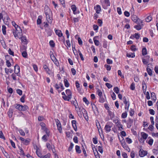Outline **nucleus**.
I'll return each instance as SVG.
<instances>
[{
    "mask_svg": "<svg viewBox=\"0 0 158 158\" xmlns=\"http://www.w3.org/2000/svg\"><path fill=\"white\" fill-rule=\"evenodd\" d=\"M45 9L46 19L48 23H51L52 22V20L50 17V15L52 13L50 9L48 8H45Z\"/></svg>",
    "mask_w": 158,
    "mask_h": 158,
    "instance_id": "f257e3e1",
    "label": "nucleus"
},
{
    "mask_svg": "<svg viewBox=\"0 0 158 158\" xmlns=\"http://www.w3.org/2000/svg\"><path fill=\"white\" fill-rule=\"evenodd\" d=\"M21 30L20 28V30H19L18 28H15V31L14 30L13 31V33L14 36L15 38L17 37H19V36L21 35Z\"/></svg>",
    "mask_w": 158,
    "mask_h": 158,
    "instance_id": "f03ea898",
    "label": "nucleus"
},
{
    "mask_svg": "<svg viewBox=\"0 0 158 158\" xmlns=\"http://www.w3.org/2000/svg\"><path fill=\"white\" fill-rule=\"evenodd\" d=\"M102 5L104 9H107V6H110L109 0H103V2L102 3Z\"/></svg>",
    "mask_w": 158,
    "mask_h": 158,
    "instance_id": "7ed1b4c3",
    "label": "nucleus"
},
{
    "mask_svg": "<svg viewBox=\"0 0 158 158\" xmlns=\"http://www.w3.org/2000/svg\"><path fill=\"white\" fill-rule=\"evenodd\" d=\"M147 152L143 150L142 148H140L139 151V155L140 156L143 157L147 154Z\"/></svg>",
    "mask_w": 158,
    "mask_h": 158,
    "instance_id": "20e7f679",
    "label": "nucleus"
},
{
    "mask_svg": "<svg viewBox=\"0 0 158 158\" xmlns=\"http://www.w3.org/2000/svg\"><path fill=\"white\" fill-rule=\"evenodd\" d=\"M56 125L57 127V129L60 133L62 132V129L61 126V124L60 121L57 119L55 120Z\"/></svg>",
    "mask_w": 158,
    "mask_h": 158,
    "instance_id": "39448f33",
    "label": "nucleus"
},
{
    "mask_svg": "<svg viewBox=\"0 0 158 158\" xmlns=\"http://www.w3.org/2000/svg\"><path fill=\"white\" fill-rule=\"evenodd\" d=\"M123 102L125 104V108L127 111H128V109L130 104L129 102L127 101L126 98L125 97L123 98Z\"/></svg>",
    "mask_w": 158,
    "mask_h": 158,
    "instance_id": "423d86ee",
    "label": "nucleus"
},
{
    "mask_svg": "<svg viewBox=\"0 0 158 158\" xmlns=\"http://www.w3.org/2000/svg\"><path fill=\"white\" fill-rule=\"evenodd\" d=\"M131 19L134 22H136L138 21H141L138 18L137 16L134 14V13H133V14L132 15Z\"/></svg>",
    "mask_w": 158,
    "mask_h": 158,
    "instance_id": "0eeeda50",
    "label": "nucleus"
},
{
    "mask_svg": "<svg viewBox=\"0 0 158 158\" xmlns=\"http://www.w3.org/2000/svg\"><path fill=\"white\" fill-rule=\"evenodd\" d=\"M14 68V73L18 76V73L20 72V67L18 65L16 64Z\"/></svg>",
    "mask_w": 158,
    "mask_h": 158,
    "instance_id": "6e6552de",
    "label": "nucleus"
},
{
    "mask_svg": "<svg viewBox=\"0 0 158 158\" xmlns=\"http://www.w3.org/2000/svg\"><path fill=\"white\" fill-rule=\"evenodd\" d=\"M19 110L20 111H25L26 110L27 108H28L27 106H26L24 105L23 106L20 105L19 106Z\"/></svg>",
    "mask_w": 158,
    "mask_h": 158,
    "instance_id": "1a4fd4ad",
    "label": "nucleus"
},
{
    "mask_svg": "<svg viewBox=\"0 0 158 158\" xmlns=\"http://www.w3.org/2000/svg\"><path fill=\"white\" fill-rule=\"evenodd\" d=\"M72 126L75 131H76L77 130V127L76 126V121L75 120H73L72 121Z\"/></svg>",
    "mask_w": 158,
    "mask_h": 158,
    "instance_id": "9d476101",
    "label": "nucleus"
},
{
    "mask_svg": "<svg viewBox=\"0 0 158 158\" xmlns=\"http://www.w3.org/2000/svg\"><path fill=\"white\" fill-rule=\"evenodd\" d=\"M105 129L107 132H110L111 130V127L107 123L105 126Z\"/></svg>",
    "mask_w": 158,
    "mask_h": 158,
    "instance_id": "9b49d317",
    "label": "nucleus"
},
{
    "mask_svg": "<svg viewBox=\"0 0 158 158\" xmlns=\"http://www.w3.org/2000/svg\"><path fill=\"white\" fill-rule=\"evenodd\" d=\"M113 122L115 123L117 126H118V124L120 123L119 122L118 118L117 117L116 118L113 120Z\"/></svg>",
    "mask_w": 158,
    "mask_h": 158,
    "instance_id": "f8f14e48",
    "label": "nucleus"
},
{
    "mask_svg": "<svg viewBox=\"0 0 158 158\" xmlns=\"http://www.w3.org/2000/svg\"><path fill=\"white\" fill-rule=\"evenodd\" d=\"M55 33L59 37H61L63 35V34L60 30H56L55 31Z\"/></svg>",
    "mask_w": 158,
    "mask_h": 158,
    "instance_id": "ddd939ff",
    "label": "nucleus"
},
{
    "mask_svg": "<svg viewBox=\"0 0 158 158\" xmlns=\"http://www.w3.org/2000/svg\"><path fill=\"white\" fill-rule=\"evenodd\" d=\"M108 114L110 117V118L111 119H112L114 117V113L110 110H108Z\"/></svg>",
    "mask_w": 158,
    "mask_h": 158,
    "instance_id": "4468645a",
    "label": "nucleus"
},
{
    "mask_svg": "<svg viewBox=\"0 0 158 158\" xmlns=\"http://www.w3.org/2000/svg\"><path fill=\"white\" fill-rule=\"evenodd\" d=\"M66 93L67 95H68V97H70V98H71L72 93L69 89H67L66 90Z\"/></svg>",
    "mask_w": 158,
    "mask_h": 158,
    "instance_id": "2eb2a0df",
    "label": "nucleus"
},
{
    "mask_svg": "<svg viewBox=\"0 0 158 158\" xmlns=\"http://www.w3.org/2000/svg\"><path fill=\"white\" fill-rule=\"evenodd\" d=\"M95 10L97 14H99L100 11L101 10V8L99 5H97L96 7Z\"/></svg>",
    "mask_w": 158,
    "mask_h": 158,
    "instance_id": "dca6fc26",
    "label": "nucleus"
},
{
    "mask_svg": "<svg viewBox=\"0 0 158 158\" xmlns=\"http://www.w3.org/2000/svg\"><path fill=\"white\" fill-rule=\"evenodd\" d=\"M71 9L73 11L74 14H76V13L75 11L77 9V8L76 6L75 5H72L71 6Z\"/></svg>",
    "mask_w": 158,
    "mask_h": 158,
    "instance_id": "f3484780",
    "label": "nucleus"
},
{
    "mask_svg": "<svg viewBox=\"0 0 158 158\" xmlns=\"http://www.w3.org/2000/svg\"><path fill=\"white\" fill-rule=\"evenodd\" d=\"M151 94L152 100L155 101L156 99V98L155 93H151Z\"/></svg>",
    "mask_w": 158,
    "mask_h": 158,
    "instance_id": "a211bd4d",
    "label": "nucleus"
},
{
    "mask_svg": "<svg viewBox=\"0 0 158 158\" xmlns=\"http://www.w3.org/2000/svg\"><path fill=\"white\" fill-rule=\"evenodd\" d=\"M75 150L76 152L78 153H80L81 152V151L80 149V147L78 145H76V146Z\"/></svg>",
    "mask_w": 158,
    "mask_h": 158,
    "instance_id": "6ab92c4d",
    "label": "nucleus"
},
{
    "mask_svg": "<svg viewBox=\"0 0 158 158\" xmlns=\"http://www.w3.org/2000/svg\"><path fill=\"white\" fill-rule=\"evenodd\" d=\"M43 68L48 74H50L49 72H50V71L46 65H44Z\"/></svg>",
    "mask_w": 158,
    "mask_h": 158,
    "instance_id": "aec40b11",
    "label": "nucleus"
},
{
    "mask_svg": "<svg viewBox=\"0 0 158 158\" xmlns=\"http://www.w3.org/2000/svg\"><path fill=\"white\" fill-rule=\"evenodd\" d=\"M133 120L131 118H129L127 123V125L129 126V127L131 126V124L133 123Z\"/></svg>",
    "mask_w": 158,
    "mask_h": 158,
    "instance_id": "412c9836",
    "label": "nucleus"
},
{
    "mask_svg": "<svg viewBox=\"0 0 158 158\" xmlns=\"http://www.w3.org/2000/svg\"><path fill=\"white\" fill-rule=\"evenodd\" d=\"M13 110L12 109H10L8 112V115L10 118H11L12 116Z\"/></svg>",
    "mask_w": 158,
    "mask_h": 158,
    "instance_id": "4be33fe9",
    "label": "nucleus"
},
{
    "mask_svg": "<svg viewBox=\"0 0 158 158\" xmlns=\"http://www.w3.org/2000/svg\"><path fill=\"white\" fill-rule=\"evenodd\" d=\"M148 66L147 68V72L148 73L150 76H152V70L150 69L149 68H148Z\"/></svg>",
    "mask_w": 158,
    "mask_h": 158,
    "instance_id": "5701e85b",
    "label": "nucleus"
},
{
    "mask_svg": "<svg viewBox=\"0 0 158 158\" xmlns=\"http://www.w3.org/2000/svg\"><path fill=\"white\" fill-rule=\"evenodd\" d=\"M12 25L15 27V28H16L17 29V28H18L19 30H20V27L18 25L16 24L15 22H12Z\"/></svg>",
    "mask_w": 158,
    "mask_h": 158,
    "instance_id": "b1692460",
    "label": "nucleus"
},
{
    "mask_svg": "<svg viewBox=\"0 0 158 158\" xmlns=\"http://www.w3.org/2000/svg\"><path fill=\"white\" fill-rule=\"evenodd\" d=\"M64 81L65 86L67 87H68L69 86V84L68 82V80L66 79H64Z\"/></svg>",
    "mask_w": 158,
    "mask_h": 158,
    "instance_id": "393cba45",
    "label": "nucleus"
},
{
    "mask_svg": "<svg viewBox=\"0 0 158 158\" xmlns=\"http://www.w3.org/2000/svg\"><path fill=\"white\" fill-rule=\"evenodd\" d=\"M49 135H45L42 137V139L45 142L47 140V138L48 137Z\"/></svg>",
    "mask_w": 158,
    "mask_h": 158,
    "instance_id": "a878e982",
    "label": "nucleus"
},
{
    "mask_svg": "<svg viewBox=\"0 0 158 158\" xmlns=\"http://www.w3.org/2000/svg\"><path fill=\"white\" fill-rule=\"evenodd\" d=\"M30 141V139H25L24 142H23L24 144L27 145L29 144V142Z\"/></svg>",
    "mask_w": 158,
    "mask_h": 158,
    "instance_id": "bb28decb",
    "label": "nucleus"
},
{
    "mask_svg": "<svg viewBox=\"0 0 158 158\" xmlns=\"http://www.w3.org/2000/svg\"><path fill=\"white\" fill-rule=\"evenodd\" d=\"M21 41L23 42H24L25 43V44H27V39L26 37L24 36H23L21 37L20 38Z\"/></svg>",
    "mask_w": 158,
    "mask_h": 158,
    "instance_id": "cd10ccee",
    "label": "nucleus"
},
{
    "mask_svg": "<svg viewBox=\"0 0 158 158\" xmlns=\"http://www.w3.org/2000/svg\"><path fill=\"white\" fill-rule=\"evenodd\" d=\"M147 54V52L146 48H143L142 50V54L143 56H145Z\"/></svg>",
    "mask_w": 158,
    "mask_h": 158,
    "instance_id": "c85d7f7f",
    "label": "nucleus"
},
{
    "mask_svg": "<svg viewBox=\"0 0 158 158\" xmlns=\"http://www.w3.org/2000/svg\"><path fill=\"white\" fill-rule=\"evenodd\" d=\"M62 98L65 100L67 101H69L70 99L71 98L70 97H68V95L63 96Z\"/></svg>",
    "mask_w": 158,
    "mask_h": 158,
    "instance_id": "c756f323",
    "label": "nucleus"
},
{
    "mask_svg": "<svg viewBox=\"0 0 158 158\" xmlns=\"http://www.w3.org/2000/svg\"><path fill=\"white\" fill-rule=\"evenodd\" d=\"M22 55L25 58H27V53L26 51H24L22 53Z\"/></svg>",
    "mask_w": 158,
    "mask_h": 158,
    "instance_id": "7c9ffc66",
    "label": "nucleus"
},
{
    "mask_svg": "<svg viewBox=\"0 0 158 158\" xmlns=\"http://www.w3.org/2000/svg\"><path fill=\"white\" fill-rule=\"evenodd\" d=\"M134 27L138 30H139L142 28L141 26L140 25H135L134 26Z\"/></svg>",
    "mask_w": 158,
    "mask_h": 158,
    "instance_id": "2f4dec72",
    "label": "nucleus"
},
{
    "mask_svg": "<svg viewBox=\"0 0 158 158\" xmlns=\"http://www.w3.org/2000/svg\"><path fill=\"white\" fill-rule=\"evenodd\" d=\"M6 27L5 25H3L2 26V33L4 35H5L6 33Z\"/></svg>",
    "mask_w": 158,
    "mask_h": 158,
    "instance_id": "473e14b6",
    "label": "nucleus"
},
{
    "mask_svg": "<svg viewBox=\"0 0 158 158\" xmlns=\"http://www.w3.org/2000/svg\"><path fill=\"white\" fill-rule=\"evenodd\" d=\"M152 19V17L150 16H149L146 18V21L147 22H149L151 21Z\"/></svg>",
    "mask_w": 158,
    "mask_h": 158,
    "instance_id": "72a5a7b5",
    "label": "nucleus"
},
{
    "mask_svg": "<svg viewBox=\"0 0 158 158\" xmlns=\"http://www.w3.org/2000/svg\"><path fill=\"white\" fill-rule=\"evenodd\" d=\"M72 103L73 104L74 106H75L76 108L77 107V101L76 99H75L74 100H72L71 101Z\"/></svg>",
    "mask_w": 158,
    "mask_h": 158,
    "instance_id": "f704fd0d",
    "label": "nucleus"
},
{
    "mask_svg": "<svg viewBox=\"0 0 158 158\" xmlns=\"http://www.w3.org/2000/svg\"><path fill=\"white\" fill-rule=\"evenodd\" d=\"M127 111H126L125 112L122 113V117L123 118H124L127 117Z\"/></svg>",
    "mask_w": 158,
    "mask_h": 158,
    "instance_id": "c9c22d12",
    "label": "nucleus"
},
{
    "mask_svg": "<svg viewBox=\"0 0 158 158\" xmlns=\"http://www.w3.org/2000/svg\"><path fill=\"white\" fill-rule=\"evenodd\" d=\"M95 37H95L94 38V43L95 44L96 46H98L99 45V41L98 40H95Z\"/></svg>",
    "mask_w": 158,
    "mask_h": 158,
    "instance_id": "e433bc0d",
    "label": "nucleus"
},
{
    "mask_svg": "<svg viewBox=\"0 0 158 158\" xmlns=\"http://www.w3.org/2000/svg\"><path fill=\"white\" fill-rule=\"evenodd\" d=\"M142 136L144 139H146L148 137V135L145 133H143L142 134Z\"/></svg>",
    "mask_w": 158,
    "mask_h": 158,
    "instance_id": "4c0bfd02",
    "label": "nucleus"
},
{
    "mask_svg": "<svg viewBox=\"0 0 158 158\" xmlns=\"http://www.w3.org/2000/svg\"><path fill=\"white\" fill-rule=\"evenodd\" d=\"M42 130H44V131H45L46 133V134L47 135H49V130L47 128V127H44V128L42 129Z\"/></svg>",
    "mask_w": 158,
    "mask_h": 158,
    "instance_id": "58836bf2",
    "label": "nucleus"
},
{
    "mask_svg": "<svg viewBox=\"0 0 158 158\" xmlns=\"http://www.w3.org/2000/svg\"><path fill=\"white\" fill-rule=\"evenodd\" d=\"M50 156V154L48 153L47 155L41 156V158H49Z\"/></svg>",
    "mask_w": 158,
    "mask_h": 158,
    "instance_id": "ea45409f",
    "label": "nucleus"
},
{
    "mask_svg": "<svg viewBox=\"0 0 158 158\" xmlns=\"http://www.w3.org/2000/svg\"><path fill=\"white\" fill-rule=\"evenodd\" d=\"M127 143H131L132 142V140L131 139L128 137H127L125 139Z\"/></svg>",
    "mask_w": 158,
    "mask_h": 158,
    "instance_id": "a19ab883",
    "label": "nucleus"
},
{
    "mask_svg": "<svg viewBox=\"0 0 158 158\" xmlns=\"http://www.w3.org/2000/svg\"><path fill=\"white\" fill-rule=\"evenodd\" d=\"M155 121H156V128L158 130V117H156L155 119Z\"/></svg>",
    "mask_w": 158,
    "mask_h": 158,
    "instance_id": "79ce46f5",
    "label": "nucleus"
},
{
    "mask_svg": "<svg viewBox=\"0 0 158 158\" xmlns=\"http://www.w3.org/2000/svg\"><path fill=\"white\" fill-rule=\"evenodd\" d=\"M16 92L19 95H21L22 94V90L18 89L16 90Z\"/></svg>",
    "mask_w": 158,
    "mask_h": 158,
    "instance_id": "37998d69",
    "label": "nucleus"
},
{
    "mask_svg": "<svg viewBox=\"0 0 158 158\" xmlns=\"http://www.w3.org/2000/svg\"><path fill=\"white\" fill-rule=\"evenodd\" d=\"M73 146H74V145L73 144V143H71V144H70V145L69 147V148H68V151H69L70 152L72 150Z\"/></svg>",
    "mask_w": 158,
    "mask_h": 158,
    "instance_id": "c03bdc74",
    "label": "nucleus"
},
{
    "mask_svg": "<svg viewBox=\"0 0 158 158\" xmlns=\"http://www.w3.org/2000/svg\"><path fill=\"white\" fill-rule=\"evenodd\" d=\"M83 101L87 105L89 103V101L87 100L85 97H84L83 98Z\"/></svg>",
    "mask_w": 158,
    "mask_h": 158,
    "instance_id": "a18cd8bd",
    "label": "nucleus"
},
{
    "mask_svg": "<svg viewBox=\"0 0 158 158\" xmlns=\"http://www.w3.org/2000/svg\"><path fill=\"white\" fill-rule=\"evenodd\" d=\"M50 57H51V59L53 62H54L55 60H56V59L53 55H50Z\"/></svg>",
    "mask_w": 158,
    "mask_h": 158,
    "instance_id": "49530a36",
    "label": "nucleus"
},
{
    "mask_svg": "<svg viewBox=\"0 0 158 158\" xmlns=\"http://www.w3.org/2000/svg\"><path fill=\"white\" fill-rule=\"evenodd\" d=\"M114 90L116 94H118L119 92V89L118 87H115L114 89Z\"/></svg>",
    "mask_w": 158,
    "mask_h": 158,
    "instance_id": "de8ad7c7",
    "label": "nucleus"
},
{
    "mask_svg": "<svg viewBox=\"0 0 158 158\" xmlns=\"http://www.w3.org/2000/svg\"><path fill=\"white\" fill-rule=\"evenodd\" d=\"M142 88L143 93L144 94H145L147 89V86L144 85H142Z\"/></svg>",
    "mask_w": 158,
    "mask_h": 158,
    "instance_id": "09e8293b",
    "label": "nucleus"
},
{
    "mask_svg": "<svg viewBox=\"0 0 158 158\" xmlns=\"http://www.w3.org/2000/svg\"><path fill=\"white\" fill-rule=\"evenodd\" d=\"M0 138L4 139V140H5V138L4 137L3 133L1 131H0Z\"/></svg>",
    "mask_w": 158,
    "mask_h": 158,
    "instance_id": "8fccbe9b",
    "label": "nucleus"
},
{
    "mask_svg": "<svg viewBox=\"0 0 158 158\" xmlns=\"http://www.w3.org/2000/svg\"><path fill=\"white\" fill-rule=\"evenodd\" d=\"M25 98V95L23 94V96L21 98L20 100L22 102H25L24 99Z\"/></svg>",
    "mask_w": 158,
    "mask_h": 158,
    "instance_id": "3c124183",
    "label": "nucleus"
},
{
    "mask_svg": "<svg viewBox=\"0 0 158 158\" xmlns=\"http://www.w3.org/2000/svg\"><path fill=\"white\" fill-rule=\"evenodd\" d=\"M46 146L48 150H50L52 148V147L50 145V143H46Z\"/></svg>",
    "mask_w": 158,
    "mask_h": 158,
    "instance_id": "603ef678",
    "label": "nucleus"
},
{
    "mask_svg": "<svg viewBox=\"0 0 158 158\" xmlns=\"http://www.w3.org/2000/svg\"><path fill=\"white\" fill-rule=\"evenodd\" d=\"M8 53L9 54L11 55H12L13 56H14V52L13 51H12L11 49L10 48H9L8 50Z\"/></svg>",
    "mask_w": 158,
    "mask_h": 158,
    "instance_id": "864d4df0",
    "label": "nucleus"
},
{
    "mask_svg": "<svg viewBox=\"0 0 158 158\" xmlns=\"http://www.w3.org/2000/svg\"><path fill=\"white\" fill-rule=\"evenodd\" d=\"M49 44L50 46L52 47H54L55 46V43L52 40H51L49 42Z\"/></svg>",
    "mask_w": 158,
    "mask_h": 158,
    "instance_id": "5fc2aeb1",
    "label": "nucleus"
},
{
    "mask_svg": "<svg viewBox=\"0 0 158 158\" xmlns=\"http://www.w3.org/2000/svg\"><path fill=\"white\" fill-rule=\"evenodd\" d=\"M98 151L101 153H102L103 152V150L102 148V147L100 146H99L98 147Z\"/></svg>",
    "mask_w": 158,
    "mask_h": 158,
    "instance_id": "6e6d98bb",
    "label": "nucleus"
},
{
    "mask_svg": "<svg viewBox=\"0 0 158 158\" xmlns=\"http://www.w3.org/2000/svg\"><path fill=\"white\" fill-rule=\"evenodd\" d=\"M127 56L129 57L133 58L135 57V55H133L132 53H131V54L127 53Z\"/></svg>",
    "mask_w": 158,
    "mask_h": 158,
    "instance_id": "4d7b16f0",
    "label": "nucleus"
},
{
    "mask_svg": "<svg viewBox=\"0 0 158 158\" xmlns=\"http://www.w3.org/2000/svg\"><path fill=\"white\" fill-rule=\"evenodd\" d=\"M130 88L132 90H134L135 89V84L132 83L130 86Z\"/></svg>",
    "mask_w": 158,
    "mask_h": 158,
    "instance_id": "13d9d810",
    "label": "nucleus"
},
{
    "mask_svg": "<svg viewBox=\"0 0 158 158\" xmlns=\"http://www.w3.org/2000/svg\"><path fill=\"white\" fill-rule=\"evenodd\" d=\"M1 44L4 48H5L6 47V46L4 41L3 40H1Z\"/></svg>",
    "mask_w": 158,
    "mask_h": 158,
    "instance_id": "bf43d9fd",
    "label": "nucleus"
},
{
    "mask_svg": "<svg viewBox=\"0 0 158 158\" xmlns=\"http://www.w3.org/2000/svg\"><path fill=\"white\" fill-rule=\"evenodd\" d=\"M131 49L132 51H136L137 50L135 48V46L134 45H132L131 47Z\"/></svg>",
    "mask_w": 158,
    "mask_h": 158,
    "instance_id": "052dcab7",
    "label": "nucleus"
},
{
    "mask_svg": "<svg viewBox=\"0 0 158 158\" xmlns=\"http://www.w3.org/2000/svg\"><path fill=\"white\" fill-rule=\"evenodd\" d=\"M105 85L109 89L111 88L112 87V85L108 83H106Z\"/></svg>",
    "mask_w": 158,
    "mask_h": 158,
    "instance_id": "680f3d73",
    "label": "nucleus"
},
{
    "mask_svg": "<svg viewBox=\"0 0 158 158\" xmlns=\"http://www.w3.org/2000/svg\"><path fill=\"white\" fill-rule=\"evenodd\" d=\"M19 132L21 135L24 136L25 135V133L22 130H20Z\"/></svg>",
    "mask_w": 158,
    "mask_h": 158,
    "instance_id": "e2e57ef3",
    "label": "nucleus"
},
{
    "mask_svg": "<svg viewBox=\"0 0 158 158\" xmlns=\"http://www.w3.org/2000/svg\"><path fill=\"white\" fill-rule=\"evenodd\" d=\"M134 37L136 39H139L140 37V35L138 33H135Z\"/></svg>",
    "mask_w": 158,
    "mask_h": 158,
    "instance_id": "0e129e2a",
    "label": "nucleus"
},
{
    "mask_svg": "<svg viewBox=\"0 0 158 158\" xmlns=\"http://www.w3.org/2000/svg\"><path fill=\"white\" fill-rule=\"evenodd\" d=\"M142 61L144 64H147L149 62L148 60H146V59H142Z\"/></svg>",
    "mask_w": 158,
    "mask_h": 158,
    "instance_id": "69168bd1",
    "label": "nucleus"
},
{
    "mask_svg": "<svg viewBox=\"0 0 158 158\" xmlns=\"http://www.w3.org/2000/svg\"><path fill=\"white\" fill-rule=\"evenodd\" d=\"M130 156L132 158H134L135 156V153L134 151H132L131 153Z\"/></svg>",
    "mask_w": 158,
    "mask_h": 158,
    "instance_id": "338daca9",
    "label": "nucleus"
},
{
    "mask_svg": "<svg viewBox=\"0 0 158 158\" xmlns=\"http://www.w3.org/2000/svg\"><path fill=\"white\" fill-rule=\"evenodd\" d=\"M154 70L156 74H158V66H156L154 68Z\"/></svg>",
    "mask_w": 158,
    "mask_h": 158,
    "instance_id": "774afa93",
    "label": "nucleus"
}]
</instances>
